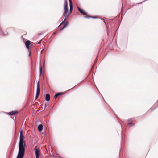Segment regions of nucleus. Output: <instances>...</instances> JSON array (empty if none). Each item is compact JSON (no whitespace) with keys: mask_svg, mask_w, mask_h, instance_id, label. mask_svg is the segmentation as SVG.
<instances>
[{"mask_svg":"<svg viewBox=\"0 0 158 158\" xmlns=\"http://www.w3.org/2000/svg\"><path fill=\"white\" fill-rule=\"evenodd\" d=\"M24 136L23 135V131H20L19 149L18 153L16 158H23L25 151V142L24 141Z\"/></svg>","mask_w":158,"mask_h":158,"instance_id":"obj_1","label":"nucleus"},{"mask_svg":"<svg viewBox=\"0 0 158 158\" xmlns=\"http://www.w3.org/2000/svg\"><path fill=\"white\" fill-rule=\"evenodd\" d=\"M40 85L39 84V82H38L37 84V89H36V94L35 96V100L37 99L39 95L40 92Z\"/></svg>","mask_w":158,"mask_h":158,"instance_id":"obj_2","label":"nucleus"},{"mask_svg":"<svg viewBox=\"0 0 158 158\" xmlns=\"http://www.w3.org/2000/svg\"><path fill=\"white\" fill-rule=\"evenodd\" d=\"M64 10H65L64 13H68L69 10V9L68 7V3L67 1L64 2Z\"/></svg>","mask_w":158,"mask_h":158,"instance_id":"obj_3","label":"nucleus"},{"mask_svg":"<svg viewBox=\"0 0 158 158\" xmlns=\"http://www.w3.org/2000/svg\"><path fill=\"white\" fill-rule=\"evenodd\" d=\"M40 151L39 149H36L35 151V155L36 158H39L40 155Z\"/></svg>","mask_w":158,"mask_h":158,"instance_id":"obj_4","label":"nucleus"},{"mask_svg":"<svg viewBox=\"0 0 158 158\" xmlns=\"http://www.w3.org/2000/svg\"><path fill=\"white\" fill-rule=\"evenodd\" d=\"M25 45H26V46L27 48V49H30V45H31V44L30 43V41H29L28 40L26 41L25 43Z\"/></svg>","mask_w":158,"mask_h":158,"instance_id":"obj_5","label":"nucleus"},{"mask_svg":"<svg viewBox=\"0 0 158 158\" xmlns=\"http://www.w3.org/2000/svg\"><path fill=\"white\" fill-rule=\"evenodd\" d=\"M68 13H64V17L65 18L64 21H63L60 25L59 26V27H60L61 25L63 24L64 22L68 18V15H67Z\"/></svg>","mask_w":158,"mask_h":158,"instance_id":"obj_6","label":"nucleus"},{"mask_svg":"<svg viewBox=\"0 0 158 158\" xmlns=\"http://www.w3.org/2000/svg\"><path fill=\"white\" fill-rule=\"evenodd\" d=\"M77 8L78 10L80 11V12L82 14L86 15V16L87 15V13L84 11L83 10L81 9L79 7H77Z\"/></svg>","mask_w":158,"mask_h":158,"instance_id":"obj_7","label":"nucleus"},{"mask_svg":"<svg viewBox=\"0 0 158 158\" xmlns=\"http://www.w3.org/2000/svg\"><path fill=\"white\" fill-rule=\"evenodd\" d=\"M68 24L69 23L68 21H66L65 23L64 24L63 27L60 28V30H62L63 29L66 28L68 25Z\"/></svg>","mask_w":158,"mask_h":158,"instance_id":"obj_8","label":"nucleus"},{"mask_svg":"<svg viewBox=\"0 0 158 158\" xmlns=\"http://www.w3.org/2000/svg\"><path fill=\"white\" fill-rule=\"evenodd\" d=\"M43 126L42 124H40L38 127V129L39 131L41 132L43 130Z\"/></svg>","mask_w":158,"mask_h":158,"instance_id":"obj_9","label":"nucleus"},{"mask_svg":"<svg viewBox=\"0 0 158 158\" xmlns=\"http://www.w3.org/2000/svg\"><path fill=\"white\" fill-rule=\"evenodd\" d=\"M45 99L47 102L49 101L50 100V96L49 94H47L46 95Z\"/></svg>","mask_w":158,"mask_h":158,"instance_id":"obj_10","label":"nucleus"},{"mask_svg":"<svg viewBox=\"0 0 158 158\" xmlns=\"http://www.w3.org/2000/svg\"><path fill=\"white\" fill-rule=\"evenodd\" d=\"M69 2L70 3V4H69V6H70L69 11H70V13H71L72 11V10H73V6H72V3L71 0V1H69Z\"/></svg>","mask_w":158,"mask_h":158,"instance_id":"obj_11","label":"nucleus"},{"mask_svg":"<svg viewBox=\"0 0 158 158\" xmlns=\"http://www.w3.org/2000/svg\"><path fill=\"white\" fill-rule=\"evenodd\" d=\"M85 18H94V19H96L97 18V17H95V16H88V15H87L85 17Z\"/></svg>","mask_w":158,"mask_h":158,"instance_id":"obj_12","label":"nucleus"},{"mask_svg":"<svg viewBox=\"0 0 158 158\" xmlns=\"http://www.w3.org/2000/svg\"><path fill=\"white\" fill-rule=\"evenodd\" d=\"M131 121H132V120L131 119H130L128 120V123H129V124H132V123H131Z\"/></svg>","mask_w":158,"mask_h":158,"instance_id":"obj_13","label":"nucleus"},{"mask_svg":"<svg viewBox=\"0 0 158 158\" xmlns=\"http://www.w3.org/2000/svg\"><path fill=\"white\" fill-rule=\"evenodd\" d=\"M18 113V112L16 111H12V114H16V113Z\"/></svg>","mask_w":158,"mask_h":158,"instance_id":"obj_14","label":"nucleus"},{"mask_svg":"<svg viewBox=\"0 0 158 158\" xmlns=\"http://www.w3.org/2000/svg\"><path fill=\"white\" fill-rule=\"evenodd\" d=\"M58 96H59V94H56L55 95V96H54V98H57Z\"/></svg>","mask_w":158,"mask_h":158,"instance_id":"obj_15","label":"nucleus"},{"mask_svg":"<svg viewBox=\"0 0 158 158\" xmlns=\"http://www.w3.org/2000/svg\"><path fill=\"white\" fill-rule=\"evenodd\" d=\"M8 115H13V114H12V111L11 112H9L8 114Z\"/></svg>","mask_w":158,"mask_h":158,"instance_id":"obj_16","label":"nucleus"},{"mask_svg":"<svg viewBox=\"0 0 158 158\" xmlns=\"http://www.w3.org/2000/svg\"><path fill=\"white\" fill-rule=\"evenodd\" d=\"M40 65H41V64L40 63ZM42 66L41 65H40V75L41 74V73H42Z\"/></svg>","mask_w":158,"mask_h":158,"instance_id":"obj_17","label":"nucleus"},{"mask_svg":"<svg viewBox=\"0 0 158 158\" xmlns=\"http://www.w3.org/2000/svg\"><path fill=\"white\" fill-rule=\"evenodd\" d=\"M57 94H59V96L61 95L62 94V93H60Z\"/></svg>","mask_w":158,"mask_h":158,"instance_id":"obj_18","label":"nucleus"},{"mask_svg":"<svg viewBox=\"0 0 158 158\" xmlns=\"http://www.w3.org/2000/svg\"><path fill=\"white\" fill-rule=\"evenodd\" d=\"M30 55H31V52H30V53H29V56H30Z\"/></svg>","mask_w":158,"mask_h":158,"instance_id":"obj_19","label":"nucleus"},{"mask_svg":"<svg viewBox=\"0 0 158 158\" xmlns=\"http://www.w3.org/2000/svg\"><path fill=\"white\" fill-rule=\"evenodd\" d=\"M43 65L44 66V62L43 63Z\"/></svg>","mask_w":158,"mask_h":158,"instance_id":"obj_20","label":"nucleus"},{"mask_svg":"<svg viewBox=\"0 0 158 158\" xmlns=\"http://www.w3.org/2000/svg\"><path fill=\"white\" fill-rule=\"evenodd\" d=\"M71 0H69V1H71Z\"/></svg>","mask_w":158,"mask_h":158,"instance_id":"obj_21","label":"nucleus"},{"mask_svg":"<svg viewBox=\"0 0 158 158\" xmlns=\"http://www.w3.org/2000/svg\"><path fill=\"white\" fill-rule=\"evenodd\" d=\"M56 33V32H54V34H55V33Z\"/></svg>","mask_w":158,"mask_h":158,"instance_id":"obj_22","label":"nucleus"},{"mask_svg":"<svg viewBox=\"0 0 158 158\" xmlns=\"http://www.w3.org/2000/svg\"><path fill=\"white\" fill-rule=\"evenodd\" d=\"M46 105V104H45V107Z\"/></svg>","mask_w":158,"mask_h":158,"instance_id":"obj_23","label":"nucleus"}]
</instances>
